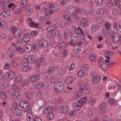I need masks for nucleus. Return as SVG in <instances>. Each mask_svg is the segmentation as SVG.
I'll list each match as a JSON object with an SVG mask.
<instances>
[{
    "label": "nucleus",
    "mask_w": 121,
    "mask_h": 121,
    "mask_svg": "<svg viewBox=\"0 0 121 121\" xmlns=\"http://www.w3.org/2000/svg\"><path fill=\"white\" fill-rule=\"evenodd\" d=\"M57 69V67L56 66L50 67L48 70L47 73L48 74H52L54 73Z\"/></svg>",
    "instance_id": "f8f14e48"
},
{
    "label": "nucleus",
    "mask_w": 121,
    "mask_h": 121,
    "mask_svg": "<svg viewBox=\"0 0 121 121\" xmlns=\"http://www.w3.org/2000/svg\"><path fill=\"white\" fill-rule=\"evenodd\" d=\"M96 100L94 98H91L89 101V104L92 105H95L96 103Z\"/></svg>",
    "instance_id": "58836bf2"
},
{
    "label": "nucleus",
    "mask_w": 121,
    "mask_h": 121,
    "mask_svg": "<svg viewBox=\"0 0 121 121\" xmlns=\"http://www.w3.org/2000/svg\"><path fill=\"white\" fill-rule=\"evenodd\" d=\"M23 42V39L22 38H19L16 40V43L19 44L22 43Z\"/></svg>",
    "instance_id": "774afa93"
},
{
    "label": "nucleus",
    "mask_w": 121,
    "mask_h": 121,
    "mask_svg": "<svg viewBox=\"0 0 121 121\" xmlns=\"http://www.w3.org/2000/svg\"><path fill=\"white\" fill-rule=\"evenodd\" d=\"M87 99L86 97H84L82 98L80 100H78V103L79 105H81L82 107L83 105L87 101Z\"/></svg>",
    "instance_id": "9d476101"
},
{
    "label": "nucleus",
    "mask_w": 121,
    "mask_h": 121,
    "mask_svg": "<svg viewBox=\"0 0 121 121\" xmlns=\"http://www.w3.org/2000/svg\"><path fill=\"white\" fill-rule=\"evenodd\" d=\"M31 68V67L30 66H26L23 68L22 70L23 72H26L30 69Z\"/></svg>",
    "instance_id": "e433bc0d"
},
{
    "label": "nucleus",
    "mask_w": 121,
    "mask_h": 121,
    "mask_svg": "<svg viewBox=\"0 0 121 121\" xmlns=\"http://www.w3.org/2000/svg\"><path fill=\"white\" fill-rule=\"evenodd\" d=\"M10 65L9 63L5 64L4 66V69H10Z\"/></svg>",
    "instance_id": "e2e57ef3"
},
{
    "label": "nucleus",
    "mask_w": 121,
    "mask_h": 121,
    "mask_svg": "<svg viewBox=\"0 0 121 121\" xmlns=\"http://www.w3.org/2000/svg\"><path fill=\"white\" fill-rule=\"evenodd\" d=\"M21 3V5L24 6H26L28 3L26 0H22Z\"/></svg>",
    "instance_id": "603ef678"
},
{
    "label": "nucleus",
    "mask_w": 121,
    "mask_h": 121,
    "mask_svg": "<svg viewBox=\"0 0 121 121\" xmlns=\"http://www.w3.org/2000/svg\"><path fill=\"white\" fill-rule=\"evenodd\" d=\"M98 65L104 70H106L108 68L107 64L104 63H99Z\"/></svg>",
    "instance_id": "ddd939ff"
},
{
    "label": "nucleus",
    "mask_w": 121,
    "mask_h": 121,
    "mask_svg": "<svg viewBox=\"0 0 121 121\" xmlns=\"http://www.w3.org/2000/svg\"><path fill=\"white\" fill-rule=\"evenodd\" d=\"M109 33L110 35H112V37L116 35V34H118L119 33L117 32H116L112 30H110L109 31Z\"/></svg>",
    "instance_id": "37998d69"
},
{
    "label": "nucleus",
    "mask_w": 121,
    "mask_h": 121,
    "mask_svg": "<svg viewBox=\"0 0 121 121\" xmlns=\"http://www.w3.org/2000/svg\"><path fill=\"white\" fill-rule=\"evenodd\" d=\"M0 97L3 99H5L6 98L7 95L4 92L1 91L0 94Z\"/></svg>",
    "instance_id": "864d4df0"
},
{
    "label": "nucleus",
    "mask_w": 121,
    "mask_h": 121,
    "mask_svg": "<svg viewBox=\"0 0 121 121\" xmlns=\"http://www.w3.org/2000/svg\"><path fill=\"white\" fill-rule=\"evenodd\" d=\"M88 23L87 19L86 18H83L81 20V24L82 26L85 27L87 26Z\"/></svg>",
    "instance_id": "4468645a"
},
{
    "label": "nucleus",
    "mask_w": 121,
    "mask_h": 121,
    "mask_svg": "<svg viewBox=\"0 0 121 121\" xmlns=\"http://www.w3.org/2000/svg\"><path fill=\"white\" fill-rule=\"evenodd\" d=\"M107 106L106 104L105 103H102L100 106V113L101 114L104 115L106 111L105 108Z\"/></svg>",
    "instance_id": "6e6552de"
},
{
    "label": "nucleus",
    "mask_w": 121,
    "mask_h": 121,
    "mask_svg": "<svg viewBox=\"0 0 121 121\" xmlns=\"http://www.w3.org/2000/svg\"><path fill=\"white\" fill-rule=\"evenodd\" d=\"M35 56L33 55L32 54L29 55L28 58L29 64H33L35 61Z\"/></svg>",
    "instance_id": "dca6fc26"
},
{
    "label": "nucleus",
    "mask_w": 121,
    "mask_h": 121,
    "mask_svg": "<svg viewBox=\"0 0 121 121\" xmlns=\"http://www.w3.org/2000/svg\"><path fill=\"white\" fill-rule=\"evenodd\" d=\"M74 31L75 32V33L79 35L81 33L83 34V32L81 28L79 27L78 26L77 28L75 29L74 30Z\"/></svg>",
    "instance_id": "a878e982"
},
{
    "label": "nucleus",
    "mask_w": 121,
    "mask_h": 121,
    "mask_svg": "<svg viewBox=\"0 0 121 121\" xmlns=\"http://www.w3.org/2000/svg\"><path fill=\"white\" fill-rule=\"evenodd\" d=\"M66 46V43L64 42H63L60 43L59 45V48L62 49L65 48Z\"/></svg>",
    "instance_id": "3c124183"
},
{
    "label": "nucleus",
    "mask_w": 121,
    "mask_h": 121,
    "mask_svg": "<svg viewBox=\"0 0 121 121\" xmlns=\"http://www.w3.org/2000/svg\"><path fill=\"white\" fill-rule=\"evenodd\" d=\"M111 25V24L108 22H106L105 24V26L106 29L107 30L110 29Z\"/></svg>",
    "instance_id": "6e6d98bb"
},
{
    "label": "nucleus",
    "mask_w": 121,
    "mask_h": 121,
    "mask_svg": "<svg viewBox=\"0 0 121 121\" xmlns=\"http://www.w3.org/2000/svg\"><path fill=\"white\" fill-rule=\"evenodd\" d=\"M92 30L95 32L98 30L99 28V26L97 24H95L92 25L91 26Z\"/></svg>",
    "instance_id": "bb28decb"
},
{
    "label": "nucleus",
    "mask_w": 121,
    "mask_h": 121,
    "mask_svg": "<svg viewBox=\"0 0 121 121\" xmlns=\"http://www.w3.org/2000/svg\"><path fill=\"white\" fill-rule=\"evenodd\" d=\"M39 22L42 24L45 21V19L43 16H40L39 18Z\"/></svg>",
    "instance_id": "69168bd1"
},
{
    "label": "nucleus",
    "mask_w": 121,
    "mask_h": 121,
    "mask_svg": "<svg viewBox=\"0 0 121 121\" xmlns=\"http://www.w3.org/2000/svg\"><path fill=\"white\" fill-rule=\"evenodd\" d=\"M3 16L7 17L10 14V12L9 11H6L3 12L1 14Z\"/></svg>",
    "instance_id": "8fccbe9b"
},
{
    "label": "nucleus",
    "mask_w": 121,
    "mask_h": 121,
    "mask_svg": "<svg viewBox=\"0 0 121 121\" xmlns=\"http://www.w3.org/2000/svg\"><path fill=\"white\" fill-rule=\"evenodd\" d=\"M40 78V76L39 75L36 74L31 76L30 79H29V81L30 82L32 81L33 82H35L39 80Z\"/></svg>",
    "instance_id": "1a4fd4ad"
},
{
    "label": "nucleus",
    "mask_w": 121,
    "mask_h": 121,
    "mask_svg": "<svg viewBox=\"0 0 121 121\" xmlns=\"http://www.w3.org/2000/svg\"><path fill=\"white\" fill-rule=\"evenodd\" d=\"M64 17L66 20L70 22H71L72 19L71 17L68 15L65 14L64 15Z\"/></svg>",
    "instance_id": "49530a36"
},
{
    "label": "nucleus",
    "mask_w": 121,
    "mask_h": 121,
    "mask_svg": "<svg viewBox=\"0 0 121 121\" xmlns=\"http://www.w3.org/2000/svg\"><path fill=\"white\" fill-rule=\"evenodd\" d=\"M85 90L84 92V94H87L89 93L90 91V86L88 85L85 88Z\"/></svg>",
    "instance_id": "c03bdc74"
},
{
    "label": "nucleus",
    "mask_w": 121,
    "mask_h": 121,
    "mask_svg": "<svg viewBox=\"0 0 121 121\" xmlns=\"http://www.w3.org/2000/svg\"><path fill=\"white\" fill-rule=\"evenodd\" d=\"M15 75L14 72L12 71H10L9 72L8 76L9 78L10 79H12L15 77Z\"/></svg>",
    "instance_id": "cd10ccee"
},
{
    "label": "nucleus",
    "mask_w": 121,
    "mask_h": 121,
    "mask_svg": "<svg viewBox=\"0 0 121 121\" xmlns=\"http://www.w3.org/2000/svg\"><path fill=\"white\" fill-rule=\"evenodd\" d=\"M22 63L23 65L24 66H26L29 64L28 59L27 58L23 59L22 60Z\"/></svg>",
    "instance_id": "4c0bfd02"
},
{
    "label": "nucleus",
    "mask_w": 121,
    "mask_h": 121,
    "mask_svg": "<svg viewBox=\"0 0 121 121\" xmlns=\"http://www.w3.org/2000/svg\"><path fill=\"white\" fill-rule=\"evenodd\" d=\"M55 108H57L58 110H59L62 113H66L67 111V107L65 105L60 106L57 105L55 106Z\"/></svg>",
    "instance_id": "423d86ee"
},
{
    "label": "nucleus",
    "mask_w": 121,
    "mask_h": 121,
    "mask_svg": "<svg viewBox=\"0 0 121 121\" xmlns=\"http://www.w3.org/2000/svg\"><path fill=\"white\" fill-rule=\"evenodd\" d=\"M57 27L56 25L53 24L51 25L48 26L47 28V30L49 31H51L54 30Z\"/></svg>",
    "instance_id": "f3484780"
},
{
    "label": "nucleus",
    "mask_w": 121,
    "mask_h": 121,
    "mask_svg": "<svg viewBox=\"0 0 121 121\" xmlns=\"http://www.w3.org/2000/svg\"><path fill=\"white\" fill-rule=\"evenodd\" d=\"M88 85L87 84H83L81 85L79 88V89L82 92H83V93H84L85 89V88H86V87Z\"/></svg>",
    "instance_id": "473e14b6"
},
{
    "label": "nucleus",
    "mask_w": 121,
    "mask_h": 121,
    "mask_svg": "<svg viewBox=\"0 0 121 121\" xmlns=\"http://www.w3.org/2000/svg\"><path fill=\"white\" fill-rule=\"evenodd\" d=\"M74 81L73 78L71 76H69L65 80L64 82L66 85H70Z\"/></svg>",
    "instance_id": "0eeeda50"
},
{
    "label": "nucleus",
    "mask_w": 121,
    "mask_h": 121,
    "mask_svg": "<svg viewBox=\"0 0 121 121\" xmlns=\"http://www.w3.org/2000/svg\"><path fill=\"white\" fill-rule=\"evenodd\" d=\"M91 79H92V82L93 83L96 84L98 83L100 81L101 77L99 75L96 77H94Z\"/></svg>",
    "instance_id": "6ab92c4d"
},
{
    "label": "nucleus",
    "mask_w": 121,
    "mask_h": 121,
    "mask_svg": "<svg viewBox=\"0 0 121 121\" xmlns=\"http://www.w3.org/2000/svg\"><path fill=\"white\" fill-rule=\"evenodd\" d=\"M41 88L43 89L47 88L49 87V83L46 82H41Z\"/></svg>",
    "instance_id": "5701e85b"
},
{
    "label": "nucleus",
    "mask_w": 121,
    "mask_h": 121,
    "mask_svg": "<svg viewBox=\"0 0 121 121\" xmlns=\"http://www.w3.org/2000/svg\"><path fill=\"white\" fill-rule=\"evenodd\" d=\"M23 39L25 42H28L30 39V34L28 33H25L23 36Z\"/></svg>",
    "instance_id": "aec40b11"
},
{
    "label": "nucleus",
    "mask_w": 121,
    "mask_h": 121,
    "mask_svg": "<svg viewBox=\"0 0 121 121\" xmlns=\"http://www.w3.org/2000/svg\"><path fill=\"white\" fill-rule=\"evenodd\" d=\"M72 40L74 41H77L78 38V35L75 33L72 34Z\"/></svg>",
    "instance_id": "72a5a7b5"
},
{
    "label": "nucleus",
    "mask_w": 121,
    "mask_h": 121,
    "mask_svg": "<svg viewBox=\"0 0 121 121\" xmlns=\"http://www.w3.org/2000/svg\"><path fill=\"white\" fill-rule=\"evenodd\" d=\"M45 16L46 20H49L51 19V17L49 15L48 11H47L45 12Z\"/></svg>",
    "instance_id": "a19ab883"
},
{
    "label": "nucleus",
    "mask_w": 121,
    "mask_h": 121,
    "mask_svg": "<svg viewBox=\"0 0 121 121\" xmlns=\"http://www.w3.org/2000/svg\"><path fill=\"white\" fill-rule=\"evenodd\" d=\"M103 12V9L101 8H100L98 9L97 13L98 15H99L102 14Z\"/></svg>",
    "instance_id": "0e129e2a"
},
{
    "label": "nucleus",
    "mask_w": 121,
    "mask_h": 121,
    "mask_svg": "<svg viewBox=\"0 0 121 121\" xmlns=\"http://www.w3.org/2000/svg\"><path fill=\"white\" fill-rule=\"evenodd\" d=\"M41 82L37 83L34 86V88L37 89H40L41 88Z\"/></svg>",
    "instance_id": "4d7b16f0"
},
{
    "label": "nucleus",
    "mask_w": 121,
    "mask_h": 121,
    "mask_svg": "<svg viewBox=\"0 0 121 121\" xmlns=\"http://www.w3.org/2000/svg\"><path fill=\"white\" fill-rule=\"evenodd\" d=\"M89 59L92 61L95 62L96 60V58L95 55L93 54L90 55L89 56Z\"/></svg>",
    "instance_id": "7c9ffc66"
},
{
    "label": "nucleus",
    "mask_w": 121,
    "mask_h": 121,
    "mask_svg": "<svg viewBox=\"0 0 121 121\" xmlns=\"http://www.w3.org/2000/svg\"><path fill=\"white\" fill-rule=\"evenodd\" d=\"M51 7L50 6V4L48 3L42 7L41 8V10L43 11H45L47 9H51Z\"/></svg>",
    "instance_id": "393cba45"
},
{
    "label": "nucleus",
    "mask_w": 121,
    "mask_h": 121,
    "mask_svg": "<svg viewBox=\"0 0 121 121\" xmlns=\"http://www.w3.org/2000/svg\"><path fill=\"white\" fill-rule=\"evenodd\" d=\"M56 35V34L54 31L51 32L48 34L47 35V36L49 38L52 37H54Z\"/></svg>",
    "instance_id": "a18cd8bd"
},
{
    "label": "nucleus",
    "mask_w": 121,
    "mask_h": 121,
    "mask_svg": "<svg viewBox=\"0 0 121 121\" xmlns=\"http://www.w3.org/2000/svg\"><path fill=\"white\" fill-rule=\"evenodd\" d=\"M85 73V72L83 70H79L78 72L77 76L78 77H81L84 76Z\"/></svg>",
    "instance_id": "c756f323"
},
{
    "label": "nucleus",
    "mask_w": 121,
    "mask_h": 121,
    "mask_svg": "<svg viewBox=\"0 0 121 121\" xmlns=\"http://www.w3.org/2000/svg\"><path fill=\"white\" fill-rule=\"evenodd\" d=\"M98 76L97 72L95 71H92L90 74V77L91 78Z\"/></svg>",
    "instance_id": "ea45409f"
},
{
    "label": "nucleus",
    "mask_w": 121,
    "mask_h": 121,
    "mask_svg": "<svg viewBox=\"0 0 121 121\" xmlns=\"http://www.w3.org/2000/svg\"><path fill=\"white\" fill-rule=\"evenodd\" d=\"M29 26L31 27H37V25L33 21H32L28 24Z\"/></svg>",
    "instance_id": "13d9d810"
},
{
    "label": "nucleus",
    "mask_w": 121,
    "mask_h": 121,
    "mask_svg": "<svg viewBox=\"0 0 121 121\" xmlns=\"http://www.w3.org/2000/svg\"><path fill=\"white\" fill-rule=\"evenodd\" d=\"M12 112L16 115L20 116L21 115V111L15 108H13L11 109Z\"/></svg>",
    "instance_id": "2eb2a0df"
},
{
    "label": "nucleus",
    "mask_w": 121,
    "mask_h": 121,
    "mask_svg": "<svg viewBox=\"0 0 121 121\" xmlns=\"http://www.w3.org/2000/svg\"><path fill=\"white\" fill-rule=\"evenodd\" d=\"M73 106L74 108L76 110H79L81 107H82L81 106V105H79L78 103L74 104Z\"/></svg>",
    "instance_id": "f704fd0d"
},
{
    "label": "nucleus",
    "mask_w": 121,
    "mask_h": 121,
    "mask_svg": "<svg viewBox=\"0 0 121 121\" xmlns=\"http://www.w3.org/2000/svg\"><path fill=\"white\" fill-rule=\"evenodd\" d=\"M36 62L38 65L42 64L43 62V60L42 58H39L37 59L36 60Z\"/></svg>",
    "instance_id": "79ce46f5"
},
{
    "label": "nucleus",
    "mask_w": 121,
    "mask_h": 121,
    "mask_svg": "<svg viewBox=\"0 0 121 121\" xmlns=\"http://www.w3.org/2000/svg\"><path fill=\"white\" fill-rule=\"evenodd\" d=\"M51 9H53L55 11L58 10L59 9V5L57 4H50Z\"/></svg>",
    "instance_id": "4be33fe9"
},
{
    "label": "nucleus",
    "mask_w": 121,
    "mask_h": 121,
    "mask_svg": "<svg viewBox=\"0 0 121 121\" xmlns=\"http://www.w3.org/2000/svg\"><path fill=\"white\" fill-rule=\"evenodd\" d=\"M112 13L114 15H116L118 14L119 13V10L118 9L116 8H113L112 9Z\"/></svg>",
    "instance_id": "c85d7f7f"
},
{
    "label": "nucleus",
    "mask_w": 121,
    "mask_h": 121,
    "mask_svg": "<svg viewBox=\"0 0 121 121\" xmlns=\"http://www.w3.org/2000/svg\"><path fill=\"white\" fill-rule=\"evenodd\" d=\"M49 45L48 42L44 39L40 40L39 42V46L41 47L45 48Z\"/></svg>",
    "instance_id": "39448f33"
},
{
    "label": "nucleus",
    "mask_w": 121,
    "mask_h": 121,
    "mask_svg": "<svg viewBox=\"0 0 121 121\" xmlns=\"http://www.w3.org/2000/svg\"><path fill=\"white\" fill-rule=\"evenodd\" d=\"M26 117L27 121H33V116L30 113V112L27 113L26 115Z\"/></svg>",
    "instance_id": "412c9836"
},
{
    "label": "nucleus",
    "mask_w": 121,
    "mask_h": 121,
    "mask_svg": "<svg viewBox=\"0 0 121 121\" xmlns=\"http://www.w3.org/2000/svg\"><path fill=\"white\" fill-rule=\"evenodd\" d=\"M31 47V45L30 44H27L25 47V49L27 51V52H30L32 50Z\"/></svg>",
    "instance_id": "b1692460"
},
{
    "label": "nucleus",
    "mask_w": 121,
    "mask_h": 121,
    "mask_svg": "<svg viewBox=\"0 0 121 121\" xmlns=\"http://www.w3.org/2000/svg\"><path fill=\"white\" fill-rule=\"evenodd\" d=\"M17 27L15 26H12L11 31L12 34L15 37L17 38L22 34L23 32L22 30L20 29H17Z\"/></svg>",
    "instance_id": "f03ea898"
},
{
    "label": "nucleus",
    "mask_w": 121,
    "mask_h": 121,
    "mask_svg": "<svg viewBox=\"0 0 121 121\" xmlns=\"http://www.w3.org/2000/svg\"><path fill=\"white\" fill-rule=\"evenodd\" d=\"M116 35L112 37V40L113 42L115 43H117L119 41L120 35L119 34H116Z\"/></svg>",
    "instance_id": "9b49d317"
},
{
    "label": "nucleus",
    "mask_w": 121,
    "mask_h": 121,
    "mask_svg": "<svg viewBox=\"0 0 121 121\" xmlns=\"http://www.w3.org/2000/svg\"><path fill=\"white\" fill-rule=\"evenodd\" d=\"M11 65V66L13 68H14L16 67L17 65V62H14V60H13Z\"/></svg>",
    "instance_id": "338daca9"
},
{
    "label": "nucleus",
    "mask_w": 121,
    "mask_h": 121,
    "mask_svg": "<svg viewBox=\"0 0 121 121\" xmlns=\"http://www.w3.org/2000/svg\"><path fill=\"white\" fill-rule=\"evenodd\" d=\"M28 102L26 100L24 101H21L20 103V106L25 109L28 108L27 110L28 112H31V108L29 107V105L28 104Z\"/></svg>",
    "instance_id": "20e7f679"
},
{
    "label": "nucleus",
    "mask_w": 121,
    "mask_h": 121,
    "mask_svg": "<svg viewBox=\"0 0 121 121\" xmlns=\"http://www.w3.org/2000/svg\"><path fill=\"white\" fill-rule=\"evenodd\" d=\"M33 12V9H29L26 12L27 14V16H29L30 14Z\"/></svg>",
    "instance_id": "680f3d73"
},
{
    "label": "nucleus",
    "mask_w": 121,
    "mask_h": 121,
    "mask_svg": "<svg viewBox=\"0 0 121 121\" xmlns=\"http://www.w3.org/2000/svg\"><path fill=\"white\" fill-rule=\"evenodd\" d=\"M79 9L73 6H70L67 8L68 11L70 13L73 14V16L76 18H78L79 16L78 12Z\"/></svg>",
    "instance_id": "f257e3e1"
},
{
    "label": "nucleus",
    "mask_w": 121,
    "mask_h": 121,
    "mask_svg": "<svg viewBox=\"0 0 121 121\" xmlns=\"http://www.w3.org/2000/svg\"><path fill=\"white\" fill-rule=\"evenodd\" d=\"M103 19L102 17H99L96 18V22L99 24H101L102 22Z\"/></svg>",
    "instance_id": "de8ad7c7"
},
{
    "label": "nucleus",
    "mask_w": 121,
    "mask_h": 121,
    "mask_svg": "<svg viewBox=\"0 0 121 121\" xmlns=\"http://www.w3.org/2000/svg\"><path fill=\"white\" fill-rule=\"evenodd\" d=\"M57 78L54 75L49 78V81L50 82L54 83L55 82V81L56 80Z\"/></svg>",
    "instance_id": "2f4dec72"
},
{
    "label": "nucleus",
    "mask_w": 121,
    "mask_h": 121,
    "mask_svg": "<svg viewBox=\"0 0 121 121\" xmlns=\"http://www.w3.org/2000/svg\"><path fill=\"white\" fill-rule=\"evenodd\" d=\"M54 89L57 92L62 91L64 88V85L63 83L59 81L56 82L54 85Z\"/></svg>",
    "instance_id": "7ed1b4c3"
},
{
    "label": "nucleus",
    "mask_w": 121,
    "mask_h": 121,
    "mask_svg": "<svg viewBox=\"0 0 121 121\" xmlns=\"http://www.w3.org/2000/svg\"><path fill=\"white\" fill-rule=\"evenodd\" d=\"M114 28L117 30L121 32V23H115L114 24Z\"/></svg>",
    "instance_id": "a211bd4d"
},
{
    "label": "nucleus",
    "mask_w": 121,
    "mask_h": 121,
    "mask_svg": "<svg viewBox=\"0 0 121 121\" xmlns=\"http://www.w3.org/2000/svg\"><path fill=\"white\" fill-rule=\"evenodd\" d=\"M7 86V84L5 82H1L0 83V88H5Z\"/></svg>",
    "instance_id": "5fc2aeb1"
},
{
    "label": "nucleus",
    "mask_w": 121,
    "mask_h": 121,
    "mask_svg": "<svg viewBox=\"0 0 121 121\" xmlns=\"http://www.w3.org/2000/svg\"><path fill=\"white\" fill-rule=\"evenodd\" d=\"M81 91H79L76 92L75 95V98L77 99H78L81 97L82 94Z\"/></svg>",
    "instance_id": "09e8293b"
},
{
    "label": "nucleus",
    "mask_w": 121,
    "mask_h": 121,
    "mask_svg": "<svg viewBox=\"0 0 121 121\" xmlns=\"http://www.w3.org/2000/svg\"><path fill=\"white\" fill-rule=\"evenodd\" d=\"M19 95V93L15 91L12 93V95L13 98L16 99L18 97Z\"/></svg>",
    "instance_id": "c9c22d12"
},
{
    "label": "nucleus",
    "mask_w": 121,
    "mask_h": 121,
    "mask_svg": "<svg viewBox=\"0 0 121 121\" xmlns=\"http://www.w3.org/2000/svg\"><path fill=\"white\" fill-rule=\"evenodd\" d=\"M82 70L84 71H86L88 68V66L86 64H84L82 66Z\"/></svg>",
    "instance_id": "bf43d9fd"
},
{
    "label": "nucleus",
    "mask_w": 121,
    "mask_h": 121,
    "mask_svg": "<svg viewBox=\"0 0 121 121\" xmlns=\"http://www.w3.org/2000/svg\"><path fill=\"white\" fill-rule=\"evenodd\" d=\"M7 78V76L6 74H5L1 75L0 77V79L2 80L5 81L6 80Z\"/></svg>",
    "instance_id": "052dcab7"
}]
</instances>
